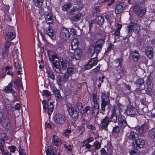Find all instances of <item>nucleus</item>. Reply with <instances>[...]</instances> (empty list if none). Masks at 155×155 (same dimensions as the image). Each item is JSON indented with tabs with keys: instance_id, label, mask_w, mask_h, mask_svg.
I'll use <instances>...</instances> for the list:
<instances>
[{
	"instance_id": "50",
	"label": "nucleus",
	"mask_w": 155,
	"mask_h": 155,
	"mask_svg": "<svg viewBox=\"0 0 155 155\" xmlns=\"http://www.w3.org/2000/svg\"><path fill=\"white\" fill-rule=\"evenodd\" d=\"M120 132V127L118 125H115L113 128L112 133V134L119 133Z\"/></svg>"
},
{
	"instance_id": "53",
	"label": "nucleus",
	"mask_w": 155,
	"mask_h": 155,
	"mask_svg": "<svg viewBox=\"0 0 155 155\" xmlns=\"http://www.w3.org/2000/svg\"><path fill=\"white\" fill-rule=\"evenodd\" d=\"M10 122V120H9L7 122L2 125L6 131H8L11 129V125Z\"/></svg>"
},
{
	"instance_id": "14",
	"label": "nucleus",
	"mask_w": 155,
	"mask_h": 155,
	"mask_svg": "<svg viewBox=\"0 0 155 155\" xmlns=\"http://www.w3.org/2000/svg\"><path fill=\"white\" fill-rule=\"evenodd\" d=\"M11 45V42L10 41H5L4 43V46L2 50V55L3 58H5L8 56L9 54L8 49Z\"/></svg>"
},
{
	"instance_id": "8",
	"label": "nucleus",
	"mask_w": 155,
	"mask_h": 155,
	"mask_svg": "<svg viewBox=\"0 0 155 155\" xmlns=\"http://www.w3.org/2000/svg\"><path fill=\"white\" fill-rule=\"evenodd\" d=\"M126 113L130 117H134L138 114V110L135 107L130 105L126 108Z\"/></svg>"
},
{
	"instance_id": "28",
	"label": "nucleus",
	"mask_w": 155,
	"mask_h": 155,
	"mask_svg": "<svg viewBox=\"0 0 155 155\" xmlns=\"http://www.w3.org/2000/svg\"><path fill=\"white\" fill-rule=\"evenodd\" d=\"M82 51L80 49L74 51V53L73 55L74 58L76 60H80L82 56Z\"/></svg>"
},
{
	"instance_id": "6",
	"label": "nucleus",
	"mask_w": 155,
	"mask_h": 155,
	"mask_svg": "<svg viewBox=\"0 0 155 155\" xmlns=\"http://www.w3.org/2000/svg\"><path fill=\"white\" fill-rule=\"evenodd\" d=\"M109 118V117L106 116L102 119L101 121L100 126H99L100 130L106 131L108 130V127L110 123Z\"/></svg>"
},
{
	"instance_id": "40",
	"label": "nucleus",
	"mask_w": 155,
	"mask_h": 155,
	"mask_svg": "<svg viewBox=\"0 0 155 155\" xmlns=\"http://www.w3.org/2000/svg\"><path fill=\"white\" fill-rule=\"evenodd\" d=\"M33 5L35 7L40 8L42 6L43 3V0H32Z\"/></svg>"
},
{
	"instance_id": "31",
	"label": "nucleus",
	"mask_w": 155,
	"mask_h": 155,
	"mask_svg": "<svg viewBox=\"0 0 155 155\" xmlns=\"http://www.w3.org/2000/svg\"><path fill=\"white\" fill-rule=\"evenodd\" d=\"M16 37V34L14 32H7L5 36V39L7 41H11L14 39Z\"/></svg>"
},
{
	"instance_id": "60",
	"label": "nucleus",
	"mask_w": 155,
	"mask_h": 155,
	"mask_svg": "<svg viewBox=\"0 0 155 155\" xmlns=\"http://www.w3.org/2000/svg\"><path fill=\"white\" fill-rule=\"evenodd\" d=\"M85 126H80L78 127V131L80 135H82L85 130Z\"/></svg>"
},
{
	"instance_id": "19",
	"label": "nucleus",
	"mask_w": 155,
	"mask_h": 155,
	"mask_svg": "<svg viewBox=\"0 0 155 155\" xmlns=\"http://www.w3.org/2000/svg\"><path fill=\"white\" fill-rule=\"evenodd\" d=\"M48 59L50 61H54L55 59L59 60L57 57V54L52 50H48L47 51Z\"/></svg>"
},
{
	"instance_id": "15",
	"label": "nucleus",
	"mask_w": 155,
	"mask_h": 155,
	"mask_svg": "<svg viewBox=\"0 0 155 155\" xmlns=\"http://www.w3.org/2000/svg\"><path fill=\"white\" fill-rule=\"evenodd\" d=\"M94 58H91L87 63L85 65L84 68L85 70L90 69L97 64L98 60L95 59Z\"/></svg>"
},
{
	"instance_id": "12",
	"label": "nucleus",
	"mask_w": 155,
	"mask_h": 155,
	"mask_svg": "<svg viewBox=\"0 0 155 155\" xmlns=\"http://www.w3.org/2000/svg\"><path fill=\"white\" fill-rule=\"evenodd\" d=\"M117 122L118 124L123 128H124L127 125L126 118L121 114L118 115Z\"/></svg>"
},
{
	"instance_id": "41",
	"label": "nucleus",
	"mask_w": 155,
	"mask_h": 155,
	"mask_svg": "<svg viewBox=\"0 0 155 155\" xmlns=\"http://www.w3.org/2000/svg\"><path fill=\"white\" fill-rule=\"evenodd\" d=\"M92 101L94 105H98L99 97L97 95V93H93L92 94Z\"/></svg>"
},
{
	"instance_id": "17",
	"label": "nucleus",
	"mask_w": 155,
	"mask_h": 155,
	"mask_svg": "<svg viewBox=\"0 0 155 155\" xmlns=\"http://www.w3.org/2000/svg\"><path fill=\"white\" fill-rule=\"evenodd\" d=\"M144 80L143 78H138L136 81L135 84L139 90L145 89L146 85L144 84Z\"/></svg>"
},
{
	"instance_id": "64",
	"label": "nucleus",
	"mask_w": 155,
	"mask_h": 155,
	"mask_svg": "<svg viewBox=\"0 0 155 155\" xmlns=\"http://www.w3.org/2000/svg\"><path fill=\"white\" fill-rule=\"evenodd\" d=\"M71 132V130L67 129L64 130V133L65 135V137H68L70 135Z\"/></svg>"
},
{
	"instance_id": "58",
	"label": "nucleus",
	"mask_w": 155,
	"mask_h": 155,
	"mask_svg": "<svg viewBox=\"0 0 155 155\" xmlns=\"http://www.w3.org/2000/svg\"><path fill=\"white\" fill-rule=\"evenodd\" d=\"M42 94L43 96H45L49 98V97L50 96L51 94V93L48 90H43L42 91ZM49 99H48V100Z\"/></svg>"
},
{
	"instance_id": "39",
	"label": "nucleus",
	"mask_w": 155,
	"mask_h": 155,
	"mask_svg": "<svg viewBox=\"0 0 155 155\" xmlns=\"http://www.w3.org/2000/svg\"><path fill=\"white\" fill-rule=\"evenodd\" d=\"M13 82L14 85L20 87L21 89H23L22 81L20 78L14 79Z\"/></svg>"
},
{
	"instance_id": "51",
	"label": "nucleus",
	"mask_w": 155,
	"mask_h": 155,
	"mask_svg": "<svg viewBox=\"0 0 155 155\" xmlns=\"http://www.w3.org/2000/svg\"><path fill=\"white\" fill-rule=\"evenodd\" d=\"M114 46V45L111 42L108 43V45L107 47V49L105 50L104 52V54L107 53L109 51L112 50L113 47Z\"/></svg>"
},
{
	"instance_id": "38",
	"label": "nucleus",
	"mask_w": 155,
	"mask_h": 155,
	"mask_svg": "<svg viewBox=\"0 0 155 155\" xmlns=\"http://www.w3.org/2000/svg\"><path fill=\"white\" fill-rule=\"evenodd\" d=\"M95 21L98 25L101 26L104 23V19L103 16H98L96 18Z\"/></svg>"
},
{
	"instance_id": "48",
	"label": "nucleus",
	"mask_w": 155,
	"mask_h": 155,
	"mask_svg": "<svg viewBox=\"0 0 155 155\" xmlns=\"http://www.w3.org/2000/svg\"><path fill=\"white\" fill-rule=\"evenodd\" d=\"M8 137L5 133H1L0 134V140L5 142L8 139Z\"/></svg>"
},
{
	"instance_id": "9",
	"label": "nucleus",
	"mask_w": 155,
	"mask_h": 155,
	"mask_svg": "<svg viewBox=\"0 0 155 155\" xmlns=\"http://www.w3.org/2000/svg\"><path fill=\"white\" fill-rule=\"evenodd\" d=\"M61 38L64 41H67L69 40L70 33L69 30L67 28L63 27L61 28Z\"/></svg>"
},
{
	"instance_id": "18",
	"label": "nucleus",
	"mask_w": 155,
	"mask_h": 155,
	"mask_svg": "<svg viewBox=\"0 0 155 155\" xmlns=\"http://www.w3.org/2000/svg\"><path fill=\"white\" fill-rule=\"evenodd\" d=\"M51 89L52 92L55 97L56 100L57 101L61 100L62 97L61 95L60 90L55 87H53Z\"/></svg>"
},
{
	"instance_id": "22",
	"label": "nucleus",
	"mask_w": 155,
	"mask_h": 155,
	"mask_svg": "<svg viewBox=\"0 0 155 155\" xmlns=\"http://www.w3.org/2000/svg\"><path fill=\"white\" fill-rule=\"evenodd\" d=\"M82 9V7L80 6H77L75 7L74 6L73 8L69 10V14L71 15H75L80 13Z\"/></svg>"
},
{
	"instance_id": "47",
	"label": "nucleus",
	"mask_w": 155,
	"mask_h": 155,
	"mask_svg": "<svg viewBox=\"0 0 155 155\" xmlns=\"http://www.w3.org/2000/svg\"><path fill=\"white\" fill-rule=\"evenodd\" d=\"M133 148L130 151V155H138L139 154L140 150L139 149L137 148L133 147Z\"/></svg>"
},
{
	"instance_id": "61",
	"label": "nucleus",
	"mask_w": 155,
	"mask_h": 155,
	"mask_svg": "<svg viewBox=\"0 0 155 155\" xmlns=\"http://www.w3.org/2000/svg\"><path fill=\"white\" fill-rule=\"evenodd\" d=\"M105 19L107 20V21L110 24L112 22V18L111 16V15L110 14H106L104 15Z\"/></svg>"
},
{
	"instance_id": "29",
	"label": "nucleus",
	"mask_w": 155,
	"mask_h": 155,
	"mask_svg": "<svg viewBox=\"0 0 155 155\" xmlns=\"http://www.w3.org/2000/svg\"><path fill=\"white\" fill-rule=\"evenodd\" d=\"M125 8V5L122 3L117 5L115 9V11L117 14H120L123 12Z\"/></svg>"
},
{
	"instance_id": "42",
	"label": "nucleus",
	"mask_w": 155,
	"mask_h": 155,
	"mask_svg": "<svg viewBox=\"0 0 155 155\" xmlns=\"http://www.w3.org/2000/svg\"><path fill=\"white\" fill-rule=\"evenodd\" d=\"M14 66L16 69H18V74H21L22 73V68L21 67V65L18 62H14L13 64Z\"/></svg>"
},
{
	"instance_id": "16",
	"label": "nucleus",
	"mask_w": 155,
	"mask_h": 155,
	"mask_svg": "<svg viewBox=\"0 0 155 155\" xmlns=\"http://www.w3.org/2000/svg\"><path fill=\"white\" fill-rule=\"evenodd\" d=\"M52 63V67L53 70L56 72L60 73L61 72V66L60 65V61L54 60L51 61Z\"/></svg>"
},
{
	"instance_id": "45",
	"label": "nucleus",
	"mask_w": 155,
	"mask_h": 155,
	"mask_svg": "<svg viewBox=\"0 0 155 155\" xmlns=\"http://www.w3.org/2000/svg\"><path fill=\"white\" fill-rule=\"evenodd\" d=\"M82 144L81 147H85V149L86 150V152H92L93 151L91 150L92 146L89 144L85 143H81Z\"/></svg>"
},
{
	"instance_id": "13",
	"label": "nucleus",
	"mask_w": 155,
	"mask_h": 155,
	"mask_svg": "<svg viewBox=\"0 0 155 155\" xmlns=\"http://www.w3.org/2000/svg\"><path fill=\"white\" fill-rule=\"evenodd\" d=\"M146 12V9L145 6L140 5L138 6L135 11V13L139 18H142Z\"/></svg>"
},
{
	"instance_id": "32",
	"label": "nucleus",
	"mask_w": 155,
	"mask_h": 155,
	"mask_svg": "<svg viewBox=\"0 0 155 155\" xmlns=\"http://www.w3.org/2000/svg\"><path fill=\"white\" fill-rule=\"evenodd\" d=\"M130 53L132 58L134 61H137L140 58V54L138 51H131Z\"/></svg>"
},
{
	"instance_id": "49",
	"label": "nucleus",
	"mask_w": 155,
	"mask_h": 155,
	"mask_svg": "<svg viewBox=\"0 0 155 155\" xmlns=\"http://www.w3.org/2000/svg\"><path fill=\"white\" fill-rule=\"evenodd\" d=\"M127 32L128 35L122 39V41L125 44H127L129 41V38L132 35V34H130V32L129 33L128 32Z\"/></svg>"
},
{
	"instance_id": "24",
	"label": "nucleus",
	"mask_w": 155,
	"mask_h": 155,
	"mask_svg": "<svg viewBox=\"0 0 155 155\" xmlns=\"http://www.w3.org/2000/svg\"><path fill=\"white\" fill-rule=\"evenodd\" d=\"M69 75H67V74H65L63 76L61 77L57 81L58 84L59 85H62L66 81H68V79Z\"/></svg>"
},
{
	"instance_id": "27",
	"label": "nucleus",
	"mask_w": 155,
	"mask_h": 155,
	"mask_svg": "<svg viewBox=\"0 0 155 155\" xmlns=\"http://www.w3.org/2000/svg\"><path fill=\"white\" fill-rule=\"evenodd\" d=\"M46 155H55L57 152L56 149L53 146L48 147L46 149Z\"/></svg>"
},
{
	"instance_id": "63",
	"label": "nucleus",
	"mask_w": 155,
	"mask_h": 155,
	"mask_svg": "<svg viewBox=\"0 0 155 155\" xmlns=\"http://www.w3.org/2000/svg\"><path fill=\"white\" fill-rule=\"evenodd\" d=\"M2 9L4 10L5 12H9L10 7L9 5L3 4L2 6Z\"/></svg>"
},
{
	"instance_id": "36",
	"label": "nucleus",
	"mask_w": 155,
	"mask_h": 155,
	"mask_svg": "<svg viewBox=\"0 0 155 155\" xmlns=\"http://www.w3.org/2000/svg\"><path fill=\"white\" fill-rule=\"evenodd\" d=\"M61 141V139L58 138L57 136L55 134L53 135L52 142L54 145L56 146L60 144Z\"/></svg>"
},
{
	"instance_id": "55",
	"label": "nucleus",
	"mask_w": 155,
	"mask_h": 155,
	"mask_svg": "<svg viewBox=\"0 0 155 155\" xmlns=\"http://www.w3.org/2000/svg\"><path fill=\"white\" fill-rule=\"evenodd\" d=\"M86 127L87 129H88L91 131H95L96 130L95 127L94 125H92L91 124L90 122V121L89 122V124H87Z\"/></svg>"
},
{
	"instance_id": "30",
	"label": "nucleus",
	"mask_w": 155,
	"mask_h": 155,
	"mask_svg": "<svg viewBox=\"0 0 155 155\" xmlns=\"http://www.w3.org/2000/svg\"><path fill=\"white\" fill-rule=\"evenodd\" d=\"M46 70L48 78L54 81L55 79V75L51 68L49 67L47 68Z\"/></svg>"
},
{
	"instance_id": "5",
	"label": "nucleus",
	"mask_w": 155,
	"mask_h": 155,
	"mask_svg": "<svg viewBox=\"0 0 155 155\" xmlns=\"http://www.w3.org/2000/svg\"><path fill=\"white\" fill-rule=\"evenodd\" d=\"M67 110L71 117L76 120L79 117V112L76 109H74L73 106L71 104L68 103L67 105Z\"/></svg>"
},
{
	"instance_id": "20",
	"label": "nucleus",
	"mask_w": 155,
	"mask_h": 155,
	"mask_svg": "<svg viewBox=\"0 0 155 155\" xmlns=\"http://www.w3.org/2000/svg\"><path fill=\"white\" fill-rule=\"evenodd\" d=\"M123 61V59L121 58H117L114 61V62L117 63H118L117 66V68H118L119 70L121 73H123L124 72V66L122 64V62Z\"/></svg>"
},
{
	"instance_id": "4",
	"label": "nucleus",
	"mask_w": 155,
	"mask_h": 155,
	"mask_svg": "<svg viewBox=\"0 0 155 155\" xmlns=\"http://www.w3.org/2000/svg\"><path fill=\"white\" fill-rule=\"evenodd\" d=\"M109 109L111 113L110 117H109L110 122L116 123L118 120V115L117 113V106L116 105L114 104L109 108Z\"/></svg>"
},
{
	"instance_id": "2",
	"label": "nucleus",
	"mask_w": 155,
	"mask_h": 155,
	"mask_svg": "<svg viewBox=\"0 0 155 155\" xmlns=\"http://www.w3.org/2000/svg\"><path fill=\"white\" fill-rule=\"evenodd\" d=\"M110 92L104 91L102 92L101 95V110L100 113L105 111V107L107 106H108V108H110L112 106L110 104Z\"/></svg>"
},
{
	"instance_id": "54",
	"label": "nucleus",
	"mask_w": 155,
	"mask_h": 155,
	"mask_svg": "<svg viewBox=\"0 0 155 155\" xmlns=\"http://www.w3.org/2000/svg\"><path fill=\"white\" fill-rule=\"evenodd\" d=\"M94 20H91V21H88V25H89V33H90L91 35L92 32V31L91 29L92 28L93 26V25L94 24Z\"/></svg>"
},
{
	"instance_id": "21",
	"label": "nucleus",
	"mask_w": 155,
	"mask_h": 155,
	"mask_svg": "<svg viewBox=\"0 0 155 155\" xmlns=\"http://www.w3.org/2000/svg\"><path fill=\"white\" fill-rule=\"evenodd\" d=\"M152 83V77L150 75L148 76L147 78L146 81L145 89L147 91H150L151 89V84Z\"/></svg>"
},
{
	"instance_id": "44",
	"label": "nucleus",
	"mask_w": 155,
	"mask_h": 155,
	"mask_svg": "<svg viewBox=\"0 0 155 155\" xmlns=\"http://www.w3.org/2000/svg\"><path fill=\"white\" fill-rule=\"evenodd\" d=\"M129 139L131 140H136L137 138L138 137V134L134 131L131 132L129 136Z\"/></svg>"
},
{
	"instance_id": "10",
	"label": "nucleus",
	"mask_w": 155,
	"mask_h": 155,
	"mask_svg": "<svg viewBox=\"0 0 155 155\" xmlns=\"http://www.w3.org/2000/svg\"><path fill=\"white\" fill-rule=\"evenodd\" d=\"M55 122L56 124L62 125L65 123L66 119L64 115L62 114H58L54 115Z\"/></svg>"
},
{
	"instance_id": "33",
	"label": "nucleus",
	"mask_w": 155,
	"mask_h": 155,
	"mask_svg": "<svg viewBox=\"0 0 155 155\" xmlns=\"http://www.w3.org/2000/svg\"><path fill=\"white\" fill-rule=\"evenodd\" d=\"M78 41L77 39H74L71 41V48L73 51L78 49Z\"/></svg>"
},
{
	"instance_id": "57",
	"label": "nucleus",
	"mask_w": 155,
	"mask_h": 155,
	"mask_svg": "<svg viewBox=\"0 0 155 155\" xmlns=\"http://www.w3.org/2000/svg\"><path fill=\"white\" fill-rule=\"evenodd\" d=\"M9 119L8 117L6 116H3L1 120V123L2 125L5 124L9 121Z\"/></svg>"
},
{
	"instance_id": "26",
	"label": "nucleus",
	"mask_w": 155,
	"mask_h": 155,
	"mask_svg": "<svg viewBox=\"0 0 155 155\" xmlns=\"http://www.w3.org/2000/svg\"><path fill=\"white\" fill-rule=\"evenodd\" d=\"M145 53L146 55L149 58H152L153 57V48L150 46L147 47L145 50Z\"/></svg>"
},
{
	"instance_id": "11",
	"label": "nucleus",
	"mask_w": 155,
	"mask_h": 155,
	"mask_svg": "<svg viewBox=\"0 0 155 155\" xmlns=\"http://www.w3.org/2000/svg\"><path fill=\"white\" fill-rule=\"evenodd\" d=\"M145 143V142L143 139L138 138L133 141L132 146L133 147L140 149L144 146Z\"/></svg>"
},
{
	"instance_id": "7",
	"label": "nucleus",
	"mask_w": 155,
	"mask_h": 155,
	"mask_svg": "<svg viewBox=\"0 0 155 155\" xmlns=\"http://www.w3.org/2000/svg\"><path fill=\"white\" fill-rule=\"evenodd\" d=\"M105 38L102 39L98 38L96 41L94 48H95V50L96 51V57L98 54L101 51L103 46L105 43Z\"/></svg>"
},
{
	"instance_id": "37",
	"label": "nucleus",
	"mask_w": 155,
	"mask_h": 155,
	"mask_svg": "<svg viewBox=\"0 0 155 155\" xmlns=\"http://www.w3.org/2000/svg\"><path fill=\"white\" fill-rule=\"evenodd\" d=\"M144 124L142 125L141 126H138L135 128L134 130H136L140 135H142L144 133Z\"/></svg>"
},
{
	"instance_id": "46",
	"label": "nucleus",
	"mask_w": 155,
	"mask_h": 155,
	"mask_svg": "<svg viewBox=\"0 0 155 155\" xmlns=\"http://www.w3.org/2000/svg\"><path fill=\"white\" fill-rule=\"evenodd\" d=\"M148 134L151 138L155 142V128H153L149 130Z\"/></svg>"
},
{
	"instance_id": "59",
	"label": "nucleus",
	"mask_w": 155,
	"mask_h": 155,
	"mask_svg": "<svg viewBox=\"0 0 155 155\" xmlns=\"http://www.w3.org/2000/svg\"><path fill=\"white\" fill-rule=\"evenodd\" d=\"M94 138L93 137H90L88 138L85 139L83 141L82 143H85L89 144L90 143L94 141Z\"/></svg>"
},
{
	"instance_id": "1",
	"label": "nucleus",
	"mask_w": 155,
	"mask_h": 155,
	"mask_svg": "<svg viewBox=\"0 0 155 155\" xmlns=\"http://www.w3.org/2000/svg\"><path fill=\"white\" fill-rule=\"evenodd\" d=\"M45 21L49 25L46 29V34L52 39L54 37V33L50 25L52 24L54 22V15L51 11H43V13Z\"/></svg>"
},
{
	"instance_id": "23",
	"label": "nucleus",
	"mask_w": 155,
	"mask_h": 155,
	"mask_svg": "<svg viewBox=\"0 0 155 155\" xmlns=\"http://www.w3.org/2000/svg\"><path fill=\"white\" fill-rule=\"evenodd\" d=\"M54 105L52 100L51 101L50 99H48L47 102V109L48 115L51 114L53 112L54 108Z\"/></svg>"
},
{
	"instance_id": "43",
	"label": "nucleus",
	"mask_w": 155,
	"mask_h": 155,
	"mask_svg": "<svg viewBox=\"0 0 155 155\" xmlns=\"http://www.w3.org/2000/svg\"><path fill=\"white\" fill-rule=\"evenodd\" d=\"M82 16L81 13H79L74 15L71 18V20L73 22L78 21L80 20Z\"/></svg>"
},
{
	"instance_id": "56",
	"label": "nucleus",
	"mask_w": 155,
	"mask_h": 155,
	"mask_svg": "<svg viewBox=\"0 0 155 155\" xmlns=\"http://www.w3.org/2000/svg\"><path fill=\"white\" fill-rule=\"evenodd\" d=\"M74 69L72 67H68L67 68V70L65 74H67V75H69V76L71 75L73 73Z\"/></svg>"
},
{
	"instance_id": "3",
	"label": "nucleus",
	"mask_w": 155,
	"mask_h": 155,
	"mask_svg": "<svg viewBox=\"0 0 155 155\" xmlns=\"http://www.w3.org/2000/svg\"><path fill=\"white\" fill-rule=\"evenodd\" d=\"M141 20L139 18L134 19V22H131L129 25L127 27V32L129 33L133 30L135 33H139L140 30V25Z\"/></svg>"
},
{
	"instance_id": "62",
	"label": "nucleus",
	"mask_w": 155,
	"mask_h": 155,
	"mask_svg": "<svg viewBox=\"0 0 155 155\" xmlns=\"http://www.w3.org/2000/svg\"><path fill=\"white\" fill-rule=\"evenodd\" d=\"M93 15L94 16L97 15L100 12L98 7H96L93 10Z\"/></svg>"
},
{
	"instance_id": "34",
	"label": "nucleus",
	"mask_w": 155,
	"mask_h": 155,
	"mask_svg": "<svg viewBox=\"0 0 155 155\" xmlns=\"http://www.w3.org/2000/svg\"><path fill=\"white\" fill-rule=\"evenodd\" d=\"M117 108H118L119 110V114H121V112H124V113H126V106L121 104L120 103H117Z\"/></svg>"
},
{
	"instance_id": "52",
	"label": "nucleus",
	"mask_w": 155,
	"mask_h": 155,
	"mask_svg": "<svg viewBox=\"0 0 155 155\" xmlns=\"http://www.w3.org/2000/svg\"><path fill=\"white\" fill-rule=\"evenodd\" d=\"M71 6L72 4L71 3L65 4L62 6V10L64 11H67L71 7Z\"/></svg>"
},
{
	"instance_id": "25",
	"label": "nucleus",
	"mask_w": 155,
	"mask_h": 155,
	"mask_svg": "<svg viewBox=\"0 0 155 155\" xmlns=\"http://www.w3.org/2000/svg\"><path fill=\"white\" fill-rule=\"evenodd\" d=\"M13 84L11 82L8 83V85L4 86L3 88V91L5 93H11L14 92V89L12 88Z\"/></svg>"
},
{
	"instance_id": "35",
	"label": "nucleus",
	"mask_w": 155,
	"mask_h": 155,
	"mask_svg": "<svg viewBox=\"0 0 155 155\" xmlns=\"http://www.w3.org/2000/svg\"><path fill=\"white\" fill-rule=\"evenodd\" d=\"M99 105H94L91 111V114L93 116H97L99 113Z\"/></svg>"
}]
</instances>
